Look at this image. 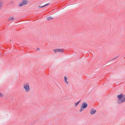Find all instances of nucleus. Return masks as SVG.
<instances>
[{
    "mask_svg": "<svg viewBox=\"0 0 125 125\" xmlns=\"http://www.w3.org/2000/svg\"><path fill=\"white\" fill-rule=\"evenodd\" d=\"M23 87L25 92L26 93L29 92L30 90L29 84L28 83H24L23 85Z\"/></svg>",
    "mask_w": 125,
    "mask_h": 125,
    "instance_id": "obj_1",
    "label": "nucleus"
},
{
    "mask_svg": "<svg viewBox=\"0 0 125 125\" xmlns=\"http://www.w3.org/2000/svg\"><path fill=\"white\" fill-rule=\"evenodd\" d=\"M3 3V2L2 1L0 0V9L1 8Z\"/></svg>",
    "mask_w": 125,
    "mask_h": 125,
    "instance_id": "obj_9",
    "label": "nucleus"
},
{
    "mask_svg": "<svg viewBox=\"0 0 125 125\" xmlns=\"http://www.w3.org/2000/svg\"><path fill=\"white\" fill-rule=\"evenodd\" d=\"M53 18H52L51 17H49L47 18V19L48 20H49L51 19H52Z\"/></svg>",
    "mask_w": 125,
    "mask_h": 125,
    "instance_id": "obj_14",
    "label": "nucleus"
},
{
    "mask_svg": "<svg viewBox=\"0 0 125 125\" xmlns=\"http://www.w3.org/2000/svg\"><path fill=\"white\" fill-rule=\"evenodd\" d=\"M49 4V3H47L43 6H39V8H42L44 7H45V6H46L48 5Z\"/></svg>",
    "mask_w": 125,
    "mask_h": 125,
    "instance_id": "obj_11",
    "label": "nucleus"
},
{
    "mask_svg": "<svg viewBox=\"0 0 125 125\" xmlns=\"http://www.w3.org/2000/svg\"><path fill=\"white\" fill-rule=\"evenodd\" d=\"M87 106L88 104L87 103H86L85 102H83L81 106L80 109L79 110V111L82 112L84 109Z\"/></svg>",
    "mask_w": 125,
    "mask_h": 125,
    "instance_id": "obj_2",
    "label": "nucleus"
},
{
    "mask_svg": "<svg viewBox=\"0 0 125 125\" xmlns=\"http://www.w3.org/2000/svg\"><path fill=\"white\" fill-rule=\"evenodd\" d=\"M81 100L79 101H78V102L75 103L74 104H75V106L76 107L79 104Z\"/></svg>",
    "mask_w": 125,
    "mask_h": 125,
    "instance_id": "obj_10",
    "label": "nucleus"
},
{
    "mask_svg": "<svg viewBox=\"0 0 125 125\" xmlns=\"http://www.w3.org/2000/svg\"><path fill=\"white\" fill-rule=\"evenodd\" d=\"M123 96V94H120V95H118L117 96V97L119 99V103H121L120 100H122V98Z\"/></svg>",
    "mask_w": 125,
    "mask_h": 125,
    "instance_id": "obj_5",
    "label": "nucleus"
},
{
    "mask_svg": "<svg viewBox=\"0 0 125 125\" xmlns=\"http://www.w3.org/2000/svg\"><path fill=\"white\" fill-rule=\"evenodd\" d=\"M53 51L55 53H56L58 52H63V50L62 49H54Z\"/></svg>",
    "mask_w": 125,
    "mask_h": 125,
    "instance_id": "obj_4",
    "label": "nucleus"
},
{
    "mask_svg": "<svg viewBox=\"0 0 125 125\" xmlns=\"http://www.w3.org/2000/svg\"><path fill=\"white\" fill-rule=\"evenodd\" d=\"M121 103H123L125 102V95H123L122 98V100H120Z\"/></svg>",
    "mask_w": 125,
    "mask_h": 125,
    "instance_id": "obj_7",
    "label": "nucleus"
},
{
    "mask_svg": "<svg viewBox=\"0 0 125 125\" xmlns=\"http://www.w3.org/2000/svg\"><path fill=\"white\" fill-rule=\"evenodd\" d=\"M29 3L28 1L27 0H24L23 1L22 3H20L19 6L21 7L22 6L27 5Z\"/></svg>",
    "mask_w": 125,
    "mask_h": 125,
    "instance_id": "obj_3",
    "label": "nucleus"
},
{
    "mask_svg": "<svg viewBox=\"0 0 125 125\" xmlns=\"http://www.w3.org/2000/svg\"><path fill=\"white\" fill-rule=\"evenodd\" d=\"M4 96V94L2 93H0V97H2Z\"/></svg>",
    "mask_w": 125,
    "mask_h": 125,
    "instance_id": "obj_13",
    "label": "nucleus"
},
{
    "mask_svg": "<svg viewBox=\"0 0 125 125\" xmlns=\"http://www.w3.org/2000/svg\"><path fill=\"white\" fill-rule=\"evenodd\" d=\"M96 111L94 109H92L90 111V113L91 115H92L95 113Z\"/></svg>",
    "mask_w": 125,
    "mask_h": 125,
    "instance_id": "obj_6",
    "label": "nucleus"
},
{
    "mask_svg": "<svg viewBox=\"0 0 125 125\" xmlns=\"http://www.w3.org/2000/svg\"><path fill=\"white\" fill-rule=\"evenodd\" d=\"M64 81L65 83L67 84H68V82L67 81V78L65 76L64 77Z\"/></svg>",
    "mask_w": 125,
    "mask_h": 125,
    "instance_id": "obj_8",
    "label": "nucleus"
},
{
    "mask_svg": "<svg viewBox=\"0 0 125 125\" xmlns=\"http://www.w3.org/2000/svg\"><path fill=\"white\" fill-rule=\"evenodd\" d=\"M14 19V18H13V17H10V18H9V19L8 20L9 21H11V20H13Z\"/></svg>",
    "mask_w": 125,
    "mask_h": 125,
    "instance_id": "obj_12",
    "label": "nucleus"
}]
</instances>
